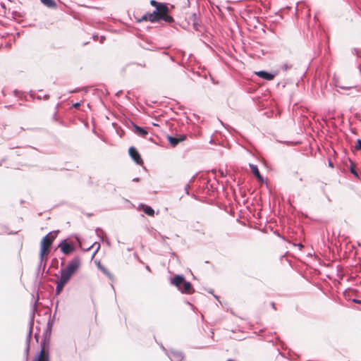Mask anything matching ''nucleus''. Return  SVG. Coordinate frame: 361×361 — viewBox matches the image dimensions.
<instances>
[{
	"label": "nucleus",
	"mask_w": 361,
	"mask_h": 361,
	"mask_svg": "<svg viewBox=\"0 0 361 361\" xmlns=\"http://www.w3.org/2000/svg\"><path fill=\"white\" fill-rule=\"evenodd\" d=\"M37 99H41V97H40V96H38V97H37Z\"/></svg>",
	"instance_id": "nucleus-60"
},
{
	"label": "nucleus",
	"mask_w": 361,
	"mask_h": 361,
	"mask_svg": "<svg viewBox=\"0 0 361 361\" xmlns=\"http://www.w3.org/2000/svg\"><path fill=\"white\" fill-rule=\"evenodd\" d=\"M255 74L260 78H262L267 81H270L274 78V77L277 75V73L276 72L272 73V72H269L267 71L261 70V71H255Z\"/></svg>",
	"instance_id": "nucleus-8"
},
{
	"label": "nucleus",
	"mask_w": 361,
	"mask_h": 361,
	"mask_svg": "<svg viewBox=\"0 0 361 361\" xmlns=\"http://www.w3.org/2000/svg\"><path fill=\"white\" fill-rule=\"evenodd\" d=\"M13 93H14V94H15V95H17V94H18V90H15L13 91Z\"/></svg>",
	"instance_id": "nucleus-51"
},
{
	"label": "nucleus",
	"mask_w": 361,
	"mask_h": 361,
	"mask_svg": "<svg viewBox=\"0 0 361 361\" xmlns=\"http://www.w3.org/2000/svg\"><path fill=\"white\" fill-rule=\"evenodd\" d=\"M171 10L169 7L168 6V4L166 3L164 6H163L161 8H160L157 11H153V16L152 18H157V23L160 22L161 20H163L166 23H172L174 22V18L173 16L170 14Z\"/></svg>",
	"instance_id": "nucleus-3"
},
{
	"label": "nucleus",
	"mask_w": 361,
	"mask_h": 361,
	"mask_svg": "<svg viewBox=\"0 0 361 361\" xmlns=\"http://www.w3.org/2000/svg\"><path fill=\"white\" fill-rule=\"evenodd\" d=\"M105 39V37L104 36H101L100 37V43H103L104 42V40Z\"/></svg>",
	"instance_id": "nucleus-42"
},
{
	"label": "nucleus",
	"mask_w": 361,
	"mask_h": 361,
	"mask_svg": "<svg viewBox=\"0 0 361 361\" xmlns=\"http://www.w3.org/2000/svg\"><path fill=\"white\" fill-rule=\"evenodd\" d=\"M208 293H211V294L214 295V290H213L212 289H209V290H208Z\"/></svg>",
	"instance_id": "nucleus-48"
},
{
	"label": "nucleus",
	"mask_w": 361,
	"mask_h": 361,
	"mask_svg": "<svg viewBox=\"0 0 361 361\" xmlns=\"http://www.w3.org/2000/svg\"><path fill=\"white\" fill-rule=\"evenodd\" d=\"M189 183H187L185 185V193L187 195H190V192H189Z\"/></svg>",
	"instance_id": "nucleus-34"
},
{
	"label": "nucleus",
	"mask_w": 361,
	"mask_h": 361,
	"mask_svg": "<svg viewBox=\"0 0 361 361\" xmlns=\"http://www.w3.org/2000/svg\"><path fill=\"white\" fill-rule=\"evenodd\" d=\"M59 232V230L50 231L42 238L40 242V250L39 254V255L41 256V258H43L44 256H46L49 254L53 242L57 237Z\"/></svg>",
	"instance_id": "nucleus-2"
},
{
	"label": "nucleus",
	"mask_w": 361,
	"mask_h": 361,
	"mask_svg": "<svg viewBox=\"0 0 361 361\" xmlns=\"http://www.w3.org/2000/svg\"><path fill=\"white\" fill-rule=\"evenodd\" d=\"M353 302H354L355 303L360 304V305H361V300H358V299H353Z\"/></svg>",
	"instance_id": "nucleus-41"
},
{
	"label": "nucleus",
	"mask_w": 361,
	"mask_h": 361,
	"mask_svg": "<svg viewBox=\"0 0 361 361\" xmlns=\"http://www.w3.org/2000/svg\"><path fill=\"white\" fill-rule=\"evenodd\" d=\"M80 258L78 256H75L68 262L66 267L63 269L73 275L80 268Z\"/></svg>",
	"instance_id": "nucleus-6"
},
{
	"label": "nucleus",
	"mask_w": 361,
	"mask_h": 361,
	"mask_svg": "<svg viewBox=\"0 0 361 361\" xmlns=\"http://www.w3.org/2000/svg\"><path fill=\"white\" fill-rule=\"evenodd\" d=\"M219 172L221 176H222V177L226 176V173H224L223 169H219Z\"/></svg>",
	"instance_id": "nucleus-38"
},
{
	"label": "nucleus",
	"mask_w": 361,
	"mask_h": 361,
	"mask_svg": "<svg viewBox=\"0 0 361 361\" xmlns=\"http://www.w3.org/2000/svg\"><path fill=\"white\" fill-rule=\"evenodd\" d=\"M47 260V257L44 256L43 258H41V256L39 255V262L37 267V270L36 272V278H37L41 272L42 276H43L45 267H46V261Z\"/></svg>",
	"instance_id": "nucleus-12"
},
{
	"label": "nucleus",
	"mask_w": 361,
	"mask_h": 361,
	"mask_svg": "<svg viewBox=\"0 0 361 361\" xmlns=\"http://www.w3.org/2000/svg\"><path fill=\"white\" fill-rule=\"evenodd\" d=\"M152 125H153L154 126H159V125H158L157 123H152Z\"/></svg>",
	"instance_id": "nucleus-53"
},
{
	"label": "nucleus",
	"mask_w": 361,
	"mask_h": 361,
	"mask_svg": "<svg viewBox=\"0 0 361 361\" xmlns=\"http://www.w3.org/2000/svg\"><path fill=\"white\" fill-rule=\"evenodd\" d=\"M294 245L295 246H298L300 248H302L303 247V245H302V243H299L298 244H294Z\"/></svg>",
	"instance_id": "nucleus-43"
},
{
	"label": "nucleus",
	"mask_w": 361,
	"mask_h": 361,
	"mask_svg": "<svg viewBox=\"0 0 361 361\" xmlns=\"http://www.w3.org/2000/svg\"><path fill=\"white\" fill-rule=\"evenodd\" d=\"M95 231H96V233H97V234L98 237H100V236H99V233H98V232H99V231H100V232H102V233H104V231H103L102 228H96V230H95Z\"/></svg>",
	"instance_id": "nucleus-37"
},
{
	"label": "nucleus",
	"mask_w": 361,
	"mask_h": 361,
	"mask_svg": "<svg viewBox=\"0 0 361 361\" xmlns=\"http://www.w3.org/2000/svg\"><path fill=\"white\" fill-rule=\"evenodd\" d=\"M351 52H352L353 54L356 55L357 56H358L359 50L357 48L352 49Z\"/></svg>",
	"instance_id": "nucleus-33"
},
{
	"label": "nucleus",
	"mask_w": 361,
	"mask_h": 361,
	"mask_svg": "<svg viewBox=\"0 0 361 361\" xmlns=\"http://www.w3.org/2000/svg\"><path fill=\"white\" fill-rule=\"evenodd\" d=\"M58 304H59V301L56 302V309H55V312H56V310H57V307H58Z\"/></svg>",
	"instance_id": "nucleus-52"
},
{
	"label": "nucleus",
	"mask_w": 361,
	"mask_h": 361,
	"mask_svg": "<svg viewBox=\"0 0 361 361\" xmlns=\"http://www.w3.org/2000/svg\"><path fill=\"white\" fill-rule=\"evenodd\" d=\"M25 361H29V360H27L26 358H25Z\"/></svg>",
	"instance_id": "nucleus-61"
},
{
	"label": "nucleus",
	"mask_w": 361,
	"mask_h": 361,
	"mask_svg": "<svg viewBox=\"0 0 361 361\" xmlns=\"http://www.w3.org/2000/svg\"><path fill=\"white\" fill-rule=\"evenodd\" d=\"M213 295H214V297L215 298V299H216L219 302H221L219 301V296H217V295H214V294Z\"/></svg>",
	"instance_id": "nucleus-47"
},
{
	"label": "nucleus",
	"mask_w": 361,
	"mask_h": 361,
	"mask_svg": "<svg viewBox=\"0 0 361 361\" xmlns=\"http://www.w3.org/2000/svg\"><path fill=\"white\" fill-rule=\"evenodd\" d=\"M98 267L99 269L106 275L108 276V278L111 280H114V275L104 266L101 265L100 263H98Z\"/></svg>",
	"instance_id": "nucleus-23"
},
{
	"label": "nucleus",
	"mask_w": 361,
	"mask_h": 361,
	"mask_svg": "<svg viewBox=\"0 0 361 361\" xmlns=\"http://www.w3.org/2000/svg\"><path fill=\"white\" fill-rule=\"evenodd\" d=\"M129 123L132 126V127L134 129V133L140 136H142V137H145L146 136L147 134H148V132L147 130L141 127V126H137V124H135L134 122H133L132 121H129Z\"/></svg>",
	"instance_id": "nucleus-11"
},
{
	"label": "nucleus",
	"mask_w": 361,
	"mask_h": 361,
	"mask_svg": "<svg viewBox=\"0 0 361 361\" xmlns=\"http://www.w3.org/2000/svg\"><path fill=\"white\" fill-rule=\"evenodd\" d=\"M152 16H153V11L152 13H146L140 18L137 19V22L140 23L142 21L149 20L153 23H157V19H156L157 18L154 17V18H153Z\"/></svg>",
	"instance_id": "nucleus-15"
},
{
	"label": "nucleus",
	"mask_w": 361,
	"mask_h": 361,
	"mask_svg": "<svg viewBox=\"0 0 361 361\" xmlns=\"http://www.w3.org/2000/svg\"><path fill=\"white\" fill-rule=\"evenodd\" d=\"M95 245H97V248H96V250H94V252L93 253V256H94V255L98 252L99 249L100 248V244L99 243L95 242L90 247L86 249V251H88V250H90L91 249V247H94Z\"/></svg>",
	"instance_id": "nucleus-25"
},
{
	"label": "nucleus",
	"mask_w": 361,
	"mask_h": 361,
	"mask_svg": "<svg viewBox=\"0 0 361 361\" xmlns=\"http://www.w3.org/2000/svg\"><path fill=\"white\" fill-rule=\"evenodd\" d=\"M98 37V35H93V38L95 39L96 38Z\"/></svg>",
	"instance_id": "nucleus-56"
},
{
	"label": "nucleus",
	"mask_w": 361,
	"mask_h": 361,
	"mask_svg": "<svg viewBox=\"0 0 361 361\" xmlns=\"http://www.w3.org/2000/svg\"><path fill=\"white\" fill-rule=\"evenodd\" d=\"M328 166L331 168H334V164L331 160H329L328 161Z\"/></svg>",
	"instance_id": "nucleus-40"
},
{
	"label": "nucleus",
	"mask_w": 361,
	"mask_h": 361,
	"mask_svg": "<svg viewBox=\"0 0 361 361\" xmlns=\"http://www.w3.org/2000/svg\"><path fill=\"white\" fill-rule=\"evenodd\" d=\"M139 208L142 209V211L147 215L149 216H153L154 215V209L150 207V206H148V205H146V204H140L139 205Z\"/></svg>",
	"instance_id": "nucleus-17"
},
{
	"label": "nucleus",
	"mask_w": 361,
	"mask_h": 361,
	"mask_svg": "<svg viewBox=\"0 0 361 361\" xmlns=\"http://www.w3.org/2000/svg\"><path fill=\"white\" fill-rule=\"evenodd\" d=\"M350 161V166H349V171L350 172L357 178H360V174L359 173L357 172V171L356 170V168H355V164L351 160V159H349Z\"/></svg>",
	"instance_id": "nucleus-19"
},
{
	"label": "nucleus",
	"mask_w": 361,
	"mask_h": 361,
	"mask_svg": "<svg viewBox=\"0 0 361 361\" xmlns=\"http://www.w3.org/2000/svg\"><path fill=\"white\" fill-rule=\"evenodd\" d=\"M278 236L283 238V240L285 239L283 236H281L280 234H278Z\"/></svg>",
	"instance_id": "nucleus-54"
},
{
	"label": "nucleus",
	"mask_w": 361,
	"mask_h": 361,
	"mask_svg": "<svg viewBox=\"0 0 361 361\" xmlns=\"http://www.w3.org/2000/svg\"><path fill=\"white\" fill-rule=\"evenodd\" d=\"M11 16L13 19H16V18L21 17V14L17 11H13L11 13Z\"/></svg>",
	"instance_id": "nucleus-30"
},
{
	"label": "nucleus",
	"mask_w": 361,
	"mask_h": 361,
	"mask_svg": "<svg viewBox=\"0 0 361 361\" xmlns=\"http://www.w3.org/2000/svg\"><path fill=\"white\" fill-rule=\"evenodd\" d=\"M176 137H177V139H178L179 143L180 142L184 141L187 137L185 134H178V135H176Z\"/></svg>",
	"instance_id": "nucleus-27"
},
{
	"label": "nucleus",
	"mask_w": 361,
	"mask_h": 361,
	"mask_svg": "<svg viewBox=\"0 0 361 361\" xmlns=\"http://www.w3.org/2000/svg\"><path fill=\"white\" fill-rule=\"evenodd\" d=\"M128 154L131 159L139 166H142L144 164V161L140 156V152L136 149V147L131 146L128 149Z\"/></svg>",
	"instance_id": "nucleus-7"
},
{
	"label": "nucleus",
	"mask_w": 361,
	"mask_h": 361,
	"mask_svg": "<svg viewBox=\"0 0 361 361\" xmlns=\"http://www.w3.org/2000/svg\"><path fill=\"white\" fill-rule=\"evenodd\" d=\"M149 4L152 6L154 7V10L153 11H157L163 6H164L166 3L159 2L156 0H150Z\"/></svg>",
	"instance_id": "nucleus-22"
},
{
	"label": "nucleus",
	"mask_w": 361,
	"mask_h": 361,
	"mask_svg": "<svg viewBox=\"0 0 361 361\" xmlns=\"http://www.w3.org/2000/svg\"><path fill=\"white\" fill-rule=\"evenodd\" d=\"M271 306L274 310H276L275 303L274 302H271Z\"/></svg>",
	"instance_id": "nucleus-45"
},
{
	"label": "nucleus",
	"mask_w": 361,
	"mask_h": 361,
	"mask_svg": "<svg viewBox=\"0 0 361 361\" xmlns=\"http://www.w3.org/2000/svg\"><path fill=\"white\" fill-rule=\"evenodd\" d=\"M140 180V178H134L132 180L134 182H139Z\"/></svg>",
	"instance_id": "nucleus-44"
},
{
	"label": "nucleus",
	"mask_w": 361,
	"mask_h": 361,
	"mask_svg": "<svg viewBox=\"0 0 361 361\" xmlns=\"http://www.w3.org/2000/svg\"><path fill=\"white\" fill-rule=\"evenodd\" d=\"M291 67H292V65L288 64V63H284L281 66V69L284 71H286L289 70L290 68H291Z\"/></svg>",
	"instance_id": "nucleus-31"
},
{
	"label": "nucleus",
	"mask_w": 361,
	"mask_h": 361,
	"mask_svg": "<svg viewBox=\"0 0 361 361\" xmlns=\"http://www.w3.org/2000/svg\"><path fill=\"white\" fill-rule=\"evenodd\" d=\"M18 233V231H15V232H9L8 234L9 235H12V234H16Z\"/></svg>",
	"instance_id": "nucleus-49"
},
{
	"label": "nucleus",
	"mask_w": 361,
	"mask_h": 361,
	"mask_svg": "<svg viewBox=\"0 0 361 361\" xmlns=\"http://www.w3.org/2000/svg\"><path fill=\"white\" fill-rule=\"evenodd\" d=\"M4 161V159L0 160V166H1Z\"/></svg>",
	"instance_id": "nucleus-55"
},
{
	"label": "nucleus",
	"mask_w": 361,
	"mask_h": 361,
	"mask_svg": "<svg viewBox=\"0 0 361 361\" xmlns=\"http://www.w3.org/2000/svg\"><path fill=\"white\" fill-rule=\"evenodd\" d=\"M199 27H200V25L196 23L195 21H194L193 23V27L195 30H199Z\"/></svg>",
	"instance_id": "nucleus-35"
},
{
	"label": "nucleus",
	"mask_w": 361,
	"mask_h": 361,
	"mask_svg": "<svg viewBox=\"0 0 361 361\" xmlns=\"http://www.w3.org/2000/svg\"><path fill=\"white\" fill-rule=\"evenodd\" d=\"M79 91H80V88L77 87V88H75V89H74V90H70V91H69V93H71H71H75V92H79Z\"/></svg>",
	"instance_id": "nucleus-36"
},
{
	"label": "nucleus",
	"mask_w": 361,
	"mask_h": 361,
	"mask_svg": "<svg viewBox=\"0 0 361 361\" xmlns=\"http://www.w3.org/2000/svg\"><path fill=\"white\" fill-rule=\"evenodd\" d=\"M250 169L252 173L256 177V178L257 179L258 181H259V182H264V178L261 175V173H260V172H259L257 165L253 164H250Z\"/></svg>",
	"instance_id": "nucleus-13"
},
{
	"label": "nucleus",
	"mask_w": 361,
	"mask_h": 361,
	"mask_svg": "<svg viewBox=\"0 0 361 361\" xmlns=\"http://www.w3.org/2000/svg\"><path fill=\"white\" fill-rule=\"evenodd\" d=\"M184 357V354L178 350H171V356H169L171 361H182Z\"/></svg>",
	"instance_id": "nucleus-14"
},
{
	"label": "nucleus",
	"mask_w": 361,
	"mask_h": 361,
	"mask_svg": "<svg viewBox=\"0 0 361 361\" xmlns=\"http://www.w3.org/2000/svg\"><path fill=\"white\" fill-rule=\"evenodd\" d=\"M34 337H35L36 341L38 342L39 337V333H35V335H34Z\"/></svg>",
	"instance_id": "nucleus-39"
},
{
	"label": "nucleus",
	"mask_w": 361,
	"mask_h": 361,
	"mask_svg": "<svg viewBox=\"0 0 361 361\" xmlns=\"http://www.w3.org/2000/svg\"><path fill=\"white\" fill-rule=\"evenodd\" d=\"M226 361H234V360H232V359H228V360H227Z\"/></svg>",
	"instance_id": "nucleus-59"
},
{
	"label": "nucleus",
	"mask_w": 361,
	"mask_h": 361,
	"mask_svg": "<svg viewBox=\"0 0 361 361\" xmlns=\"http://www.w3.org/2000/svg\"><path fill=\"white\" fill-rule=\"evenodd\" d=\"M145 269H146L147 270H148L149 271H150V268H149V267L148 265H147V266L145 267Z\"/></svg>",
	"instance_id": "nucleus-50"
},
{
	"label": "nucleus",
	"mask_w": 361,
	"mask_h": 361,
	"mask_svg": "<svg viewBox=\"0 0 361 361\" xmlns=\"http://www.w3.org/2000/svg\"><path fill=\"white\" fill-rule=\"evenodd\" d=\"M80 106H81V102H78L73 103L72 104V107L75 109H79Z\"/></svg>",
	"instance_id": "nucleus-32"
},
{
	"label": "nucleus",
	"mask_w": 361,
	"mask_h": 361,
	"mask_svg": "<svg viewBox=\"0 0 361 361\" xmlns=\"http://www.w3.org/2000/svg\"><path fill=\"white\" fill-rule=\"evenodd\" d=\"M51 342V334L43 333L40 341V350L35 355V357L41 361H50L49 348Z\"/></svg>",
	"instance_id": "nucleus-1"
},
{
	"label": "nucleus",
	"mask_w": 361,
	"mask_h": 361,
	"mask_svg": "<svg viewBox=\"0 0 361 361\" xmlns=\"http://www.w3.org/2000/svg\"><path fill=\"white\" fill-rule=\"evenodd\" d=\"M192 16H193V18H195V19L196 18V14H195V13H194V14L192 15Z\"/></svg>",
	"instance_id": "nucleus-57"
},
{
	"label": "nucleus",
	"mask_w": 361,
	"mask_h": 361,
	"mask_svg": "<svg viewBox=\"0 0 361 361\" xmlns=\"http://www.w3.org/2000/svg\"><path fill=\"white\" fill-rule=\"evenodd\" d=\"M53 324H54V319L49 318L47 322V329L43 333H47V334H51Z\"/></svg>",
	"instance_id": "nucleus-24"
},
{
	"label": "nucleus",
	"mask_w": 361,
	"mask_h": 361,
	"mask_svg": "<svg viewBox=\"0 0 361 361\" xmlns=\"http://www.w3.org/2000/svg\"><path fill=\"white\" fill-rule=\"evenodd\" d=\"M60 277L59 278V280L68 283L69 280L71 279V276H73L71 273L68 272L64 269H61L60 271Z\"/></svg>",
	"instance_id": "nucleus-16"
},
{
	"label": "nucleus",
	"mask_w": 361,
	"mask_h": 361,
	"mask_svg": "<svg viewBox=\"0 0 361 361\" xmlns=\"http://www.w3.org/2000/svg\"><path fill=\"white\" fill-rule=\"evenodd\" d=\"M339 88L342 89V90H354L355 92H357V90L355 89V87H350V86H339Z\"/></svg>",
	"instance_id": "nucleus-29"
},
{
	"label": "nucleus",
	"mask_w": 361,
	"mask_h": 361,
	"mask_svg": "<svg viewBox=\"0 0 361 361\" xmlns=\"http://www.w3.org/2000/svg\"><path fill=\"white\" fill-rule=\"evenodd\" d=\"M179 290L181 293L184 294H191L195 292V289L193 288L192 283L185 279V282L183 283L180 287V290Z\"/></svg>",
	"instance_id": "nucleus-10"
},
{
	"label": "nucleus",
	"mask_w": 361,
	"mask_h": 361,
	"mask_svg": "<svg viewBox=\"0 0 361 361\" xmlns=\"http://www.w3.org/2000/svg\"><path fill=\"white\" fill-rule=\"evenodd\" d=\"M166 139H167L168 142H169V144L171 145V146L173 147H175L179 143L176 135L173 136V135H168L166 136Z\"/></svg>",
	"instance_id": "nucleus-21"
},
{
	"label": "nucleus",
	"mask_w": 361,
	"mask_h": 361,
	"mask_svg": "<svg viewBox=\"0 0 361 361\" xmlns=\"http://www.w3.org/2000/svg\"><path fill=\"white\" fill-rule=\"evenodd\" d=\"M185 276L183 274H176L170 278L171 284L176 286L178 290H180V287L185 282Z\"/></svg>",
	"instance_id": "nucleus-9"
},
{
	"label": "nucleus",
	"mask_w": 361,
	"mask_h": 361,
	"mask_svg": "<svg viewBox=\"0 0 361 361\" xmlns=\"http://www.w3.org/2000/svg\"><path fill=\"white\" fill-rule=\"evenodd\" d=\"M39 299L38 293L37 294V298L35 300L32 306V310L30 316V321H29V328H28V332L26 336L25 339V344L26 345H30V342L32 339V329L34 326V319H35V312L37 311V305H38V300Z\"/></svg>",
	"instance_id": "nucleus-4"
},
{
	"label": "nucleus",
	"mask_w": 361,
	"mask_h": 361,
	"mask_svg": "<svg viewBox=\"0 0 361 361\" xmlns=\"http://www.w3.org/2000/svg\"><path fill=\"white\" fill-rule=\"evenodd\" d=\"M49 98V95L48 94H45L44 95V99H48Z\"/></svg>",
	"instance_id": "nucleus-46"
},
{
	"label": "nucleus",
	"mask_w": 361,
	"mask_h": 361,
	"mask_svg": "<svg viewBox=\"0 0 361 361\" xmlns=\"http://www.w3.org/2000/svg\"><path fill=\"white\" fill-rule=\"evenodd\" d=\"M30 349V345H25L24 354H25V358H26L27 360H29Z\"/></svg>",
	"instance_id": "nucleus-26"
},
{
	"label": "nucleus",
	"mask_w": 361,
	"mask_h": 361,
	"mask_svg": "<svg viewBox=\"0 0 361 361\" xmlns=\"http://www.w3.org/2000/svg\"><path fill=\"white\" fill-rule=\"evenodd\" d=\"M41 3L49 8H57V4L55 0H40Z\"/></svg>",
	"instance_id": "nucleus-18"
},
{
	"label": "nucleus",
	"mask_w": 361,
	"mask_h": 361,
	"mask_svg": "<svg viewBox=\"0 0 361 361\" xmlns=\"http://www.w3.org/2000/svg\"><path fill=\"white\" fill-rule=\"evenodd\" d=\"M58 247L60 248L61 252L66 255H69L75 250L73 243H69L68 239L62 240L58 245Z\"/></svg>",
	"instance_id": "nucleus-5"
},
{
	"label": "nucleus",
	"mask_w": 361,
	"mask_h": 361,
	"mask_svg": "<svg viewBox=\"0 0 361 361\" xmlns=\"http://www.w3.org/2000/svg\"><path fill=\"white\" fill-rule=\"evenodd\" d=\"M355 149L356 150L361 151V139L358 138L356 140V144L355 145Z\"/></svg>",
	"instance_id": "nucleus-28"
},
{
	"label": "nucleus",
	"mask_w": 361,
	"mask_h": 361,
	"mask_svg": "<svg viewBox=\"0 0 361 361\" xmlns=\"http://www.w3.org/2000/svg\"><path fill=\"white\" fill-rule=\"evenodd\" d=\"M75 238H76V240H77L78 242H79V241H80L79 238L76 237Z\"/></svg>",
	"instance_id": "nucleus-58"
},
{
	"label": "nucleus",
	"mask_w": 361,
	"mask_h": 361,
	"mask_svg": "<svg viewBox=\"0 0 361 361\" xmlns=\"http://www.w3.org/2000/svg\"><path fill=\"white\" fill-rule=\"evenodd\" d=\"M66 284H67L66 283H65L58 279V280L56 281V295H59L62 292L64 286Z\"/></svg>",
	"instance_id": "nucleus-20"
}]
</instances>
